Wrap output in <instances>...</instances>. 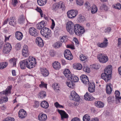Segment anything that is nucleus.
<instances>
[{
    "label": "nucleus",
    "mask_w": 121,
    "mask_h": 121,
    "mask_svg": "<svg viewBox=\"0 0 121 121\" xmlns=\"http://www.w3.org/2000/svg\"><path fill=\"white\" fill-rule=\"evenodd\" d=\"M90 94L89 93L87 92L84 95V98L85 99L88 100H92L94 98L91 95H90Z\"/></svg>",
    "instance_id": "obj_21"
},
{
    "label": "nucleus",
    "mask_w": 121,
    "mask_h": 121,
    "mask_svg": "<svg viewBox=\"0 0 121 121\" xmlns=\"http://www.w3.org/2000/svg\"><path fill=\"white\" fill-rule=\"evenodd\" d=\"M21 68L23 69L26 68V67L30 69L35 67L36 65V60L34 58L29 57L21 61L19 63Z\"/></svg>",
    "instance_id": "obj_1"
},
{
    "label": "nucleus",
    "mask_w": 121,
    "mask_h": 121,
    "mask_svg": "<svg viewBox=\"0 0 121 121\" xmlns=\"http://www.w3.org/2000/svg\"><path fill=\"white\" fill-rule=\"evenodd\" d=\"M3 121H14V119L13 118L10 117L6 118Z\"/></svg>",
    "instance_id": "obj_58"
},
{
    "label": "nucleus",
    "mask_w": 121,
    "mask_h": 121,
    "mask_svg": "<svg viewBox=\"0 0 121 121\" xmlns=\"http://www.w3.org/2000/svg\"><path fill=\"white\" fill-rule=\"evenodd\" d=\"M63 73L65 77L69 79L72 75L69 69H65L63 72Z\"/></svg>",
    "instance_id": "obj_26"
},
{
    "label": "nucleus",
    "mask_w": 121,
    "mask_h": 121,
    "mask_svg": "<svg viewBox=\"0 0 121 121\" xmlns=\"http://www.w3.org/2000/svg\"><path fill=\"white\" fill-rule=\"evenodd\" d=\"M69 78H70L72 80L71 81L74 82H77L79 80L78 78L73 75H71Z\"/></svg>",
    "instance_id": "obj_30"
},
{
    "label": "nucleus",
    "mask_w": 121,
    "mask_h": 121,
    "mask_svg": "<svg viewBox=\"0 0 121 121\" xmlns=\"http://www.w3.org/2000/svg\"><path fill=\"white\" fill-rule=\"evenodd\" d=\"M30 34L32 36L36 37L38 35V33L35 31H29Z\"/></svg>",
    "instance_id": "obj_43"
},
{
    "label": "nucleus",
    "mask_w": 121,
    "mask_h": 121,
    "mask_svg": "<svg viewBox=\"0 0 121 121\" xmlns=\"http://www.w3.org/2000/svg\"><path fill=\"white\" fill-rule=\"evenodd\" d=\"M71 121H80V120L79 118L76 117L73 118Z\"/></svg>",
    "instance_id": "obj_64"
},
{
    "label": "nucleus",
    "mask_w": 121,
    "mask_h": 121,
    "mask_svg": "<svg viewBox=\"0 0 121 121\" xmlns=\"http://www.w3.org/2000/svg\"><path fill=\"white\" fill-rule=\"evenodd\" d=\"M40 106L41 107L43 108H47L49 107V104L48 102L44 100L42 101L41 103Z\"/></svg>",
    "instance_id": "obj_28"
},
{
    "label": "nucleus",
    "mask_w": 121,
    "mask_h": 121,
    "mask_svg": "<svg viewBox=\"0 0 121 121\" xmlns=\"http://www.w3.org/2000/svg\"><path fill=\"white\" fill-rule=\"evenodd\" d=\"M85 7L86 8L88 9V10L90 9L91 8V5L89 2H86L85 3Z\"/></svg>",
    "instance_id": "obj_56"
},
{
    "label": "nucleus",
    "mask_w": 121,
    "mask_h": 121,
    "mask_svg": "<svg viewBox=\"0 0 121 121\" xmlns=\"http://www.w3.org/2000/svg\"><path fill=\"white\" fill-rule=\"evenodd\" d=\"M40 105V103L39 102L37 101H35L34 102L33 105V107L34 108H38Z\"/></svg>",
    "instance_id": "obj_49"
},
{
    "label": "nucleus",
    "mask_w": 121,
    "mask_h": 121,
    "mask_svg": "<svg viewBox=\"0 0 121 121\" xmlns=\"http://www.w3.org/2000/svg\"><path fill=\"white\" fill-rule=\"evenodd\" d=\"M106 91L107 93L108 94H110L112 91V89L110 85H107L106 86Z\"/></svg>",
    "instance_id": "obj_37"
},
{
    "label": "nucleus",
    "mask_w": 121,
    "mask_h": 121,
    "mask_svg": "<svg viewBox=\"0 0 121 121\" xmlns=\"http://www.w3.org/2000/svg\"><path fill=\"white\" fill-rule=\"evenodd\" d=\"M97 58L100 62L103 63L106 62L108 60V58L106 55L101 54L97 55Z\"/></svg>",
    "instance_id": "obj_2"
},
{
    "label": "nucleus",
    "mask_w": 121,
    "mask_h": 121,
    "mask_svg": "<svg viewBox=\"0 0 121 121\" xmlns=\"http://www.w3.org/2000/svg\"><path fill=\"white\" fill-rule=\"evenodd\" d=\"M28 46L26 45H24L23 47L22 51L24 50L26 51H28Z\"/></svg>",
    "instance_id": "obj_63"
},
{
    "label": "nucleus",
    "mask_w": 121,
    "mask_h": 121,
    "mask_svg": "<svg viewBox=\"0 0 121 121\" xmlns=\"http://www.w3.org/2000/svg\"><path fill=\"white\" fill-rule=\"evenodd\" d=\"M19 117L21 118L25 117L27 115V114L25 111L23 109H21L18 112Z\"/></svg>",
    "instance_id": "obj_16"
},
{
    "label": "nucleus",
    "mask_w": 121,
    "mask_h": 121,
    "mask_svg": "<svg viewBox=\"0 0 121 121\" xmlns=\"http://www.w3.org/2000/svg\"><path fill=\"white\" fill-rule=\"evenodd\" d=\"M83 71L89 73L90 72V68L87 67H85L83 68Z\"/></svg>",
    "instance_id": "obj_55"
},
{
    "label": "nucleus",
    "mask_w": 121,
    "mask_h": 121,
    "mask_svg": "<svg viewBox=\"0 0 121 121\" xmlns=\"http://www.w3.org/2000/svg\"><path fill=\"white\" fill-rule=\"evenodd\" d=\"M25 19V17L23 15H21L18 19V22L20 24H22L23 23Z\"/></svg>",
    "instance_id": "obj_31"
},
{
    "label": "nucleus",
    "mask_w": 121,
    "mask_h": 121,
    "mask_svg": "<svg viewBox=\"0 0 121 121\" xmlns=\"http://www.w3.org/2000/svg\"><path fill=\"white\" fill-rule=\"evenodd\" d=\"M75 34L78 35H81L85 32V31H74Z\"/></svg>",
    "instance_id": "obj_48"
},
{
    "label": "nucleus",
    "mask_w": 121,
    "mask_h": 121,
    "mask_svg": "<svg viewBox=\"0 0 121 121\" xmlns=\"http://www.w3.org/2000/svg\"><path fill=\"white\" fill-rule=\"evenodd\" d=\"M103 9L105 11H107L108 10V8L107 6L105 4L102 5L100 7V9L102 10Z\"/></svg>",
    "instance_id": "obj_50"
},
{
    "label": "nucleus",
    "mask_w": 121,
    "mask_h": 121,
    "mask_svg": "<svg viewBox=\"0 0 121 121\" xmlns=\"http://www.w3.org/2000/svg\"><path fill=\"white\" fill-rule=\"evenodd\" d=\"M101 78L107 82L108 81L111 79V75L107 74L105 73H103L101 75Z\"/></svg>",
    "instance_id": "obj_13"
},
{
    "label": "nucleus",
    "mask_w": 121,
    "mask_h": 121,
    "mask_svg": "<svg viewBox=\"0 0 121 121\" xmlns=\"http://www.w3.org/2000/svg\"><path fill=\"white\" fill-rule=\"evenodd\" d=\"M113 6L114 8L115 9H121V5L120 3H117L116 4L113 5Z\"/></svg>",
    "instance_id": "obj_42"
},
{
    "label": "nucleus",
    "mask_w": 121,
    "mask_h": 121,
    "mask_svg": "<svg viewBox=\"0 0 121 121\" xmlns=\"http://www.w3.org/2000/svg\"><path fill=\"white\" fill-rule=\"evenodd\" d=\"M90 117L89 115L86 114L85 115L83 118V121H89Z\"/></svg>",
    "instance_id": "obj_39"
},
{
    "label": "nucleus",
    "mask_w": 121,
    "mask_h": 121,
    "mask_svg": "<svg viewBox=\"0 0 121 121\" xmlns=\"http://www.w3.org/2000/svg\"><path fill=\"white\" fill-rule=\"evenodd\" d=\"M64 55V57L67 60H71L73 58V56L70 50L68 49H66L65 51Z\"/></svg>",
    "instance_id": "obj_6"
},
{
    "label": "nucleus",
    "mask_w": 121,
    "mask_h": 121,
    "mask_svg": "<svg viewBox=\"0 0 121 121\" xmlns=\"http://www.w3.org/2000/svg\"><path fill=\"white\" fill-rule=\"evenodd\" d=\"M36 43L40 47H42L44 45L43 43L42 39L40 37H37L35 40Z\"/></svg>",
    "instance_id": "obj_12"
},
{
    "label": "nucleus",
    "mask_w": 121,
    "mask_h": 121,
    "mask_svg": "<svg viewBox=\"0 0 121 121\" xmlns=\"http://www.w3.org/2000/svg\"><path fill=\"white\" fill-rule=\"evenodd\" d=\"M52 66L54 68L56 69H59L60 68V65L58 62L55 61L54 62Z\"/></svg>",
    "instance_id": "obj_29"
},
{
    "label": "nucleus",
    "mask_w": 121,
    "mask_h": 121,
    "mask_svg": "<svg viewBox=\"0 0 121 121\" xmlns=\"http://www.w3.org/2000/svg\"><path fill=\"white\" fill-rule=\"evenodd\" d=\"M17 60V59L15 58H12L9 60V61L10 63L13 64V66L15 67Z\"/></svg>",
    "instance_id": "obj_38"
},
{
    "label": "nucleus",
    "mask_w": 121,
    "mask_h": 121,
    "mask_svg": "<svg viewBox=\"0 0 121 121\" xmlns=\"http://www.w3.org/2000/svg\"><path fill=\"white\" fill-rule=\"evenodd\" d=\"M73 67L75 69L78 70H80L82 68V66L80 64L77 63L74 65Z\"/></svg>",
    "instance_id": "obj_33"
},
{
    "label": "nucleus",
    "mask_w": 121,
    "mask_h": 121,
    "mask_svg": "<svg viewBox=\"0 0 121 121\" xmlns=\"http://www.w3.org/2000/svg\"><path fill=\"white\" fill-rule=\"evenodd\" d=\"M8 63L6 62H3L0 63V69H3L5 68L8 65Z\"/></svg>",
    "instance_id": "obj_35"
},
{
    "label": "nucleus",
    "mask_w": 121,
    "mask_h": 121,
    "mask_svg": "<svg viewBox=\"0 0 121 121\" xmlns=\"http://www.w3.org/2000/svg\"><path fill=\"white\" fill-rule=\"evenodd\" d=\"M88 89L89 91L91 93H92L94 92L95 91V88L93 87H88Z\"/></svg>",
    "instance_id": "obj_62"
},
{
    "label": "nucleus",
    "mask_w": 121,
    "mask_h": 121,
    "mask_svg": "<svg viewBox=\"0 0 121 121\" xmlns=\"http://www.w3.org/2000/svg\"><path fill=\"white\" fill-rule=\"evenodd\" d=\"M11 4L14 6H15L18 2L17 0H11Z\"/></svg>",
    "instance_id": "obj_60"
},
{
    "label": "nucleus",
    "mask_w": 121,
    "mask_h": 121,
    "mask_svg": "<svg viewBox=\"0 0 121 121\" xmlns=\"http://www.w3.org/2000/svg\"><path fill=\"white\" fill-rule=\"evenodd\" d=\"M36 10L37 11L40 13L41 17H42L43 16V13L42 11L40 8H39L38 7H37Z\"/></svg>",
    "instance_id": "obj_54"
},
{
    "label": "nucleus",
    "mask_w": 121,
    "mask_h": 121,
    "mask_svg": "<svg viewBox=\"0 0 121 121\" xmlns=\"http://www.w3.org/2000/svg\"><path fill=\"white\" fill-rule=\"evenodd\" d=\"M39 96L41 99L45 97L46 96L45 92L44 91H41L39 93Z\"/></svg>",
    "instance_id": "obj_45"
},
{
    "label": "nucleus",
    "mask_w": 121,
    "mask_h": 121,
    "mask_svg": "<svg viewBox=\"0 0 121 121\" xmlns=\"http://www.w3.org/2000/svg\"><path fill=\"white\" fill-rule=\"evenodd\" d=\"M57 111L60 114L62 119H63L64 118H67L68 117V115L64 111L58 109Z\"/></svg>",
    "instance_id": "obj_14"
},
{
    "label": "nucleus",
    "mask_w": 121,
    "mask_h": 121,
    "mask_svg": "<svg viewBox=\"0 0 121 121\" xmlns=\"http://www.w3.org/2000/svg\"><path fill=\"white\" fill-rule=\"evenodd\" d=\"M45 24V23L44 21H42L37 25V29L39 30H49V28L44 27V25Z\"/></svg>",
    "instance_id": "obj_9"
},
{
    "label": "nucleus",
    "mask_w": 121,
    "mask_h": 121,
    "mask_svg": "<svg viewBox=\"0 0 121 121\" xmlns=\"http://www.w3.org/2000/svg\"><path fill=\"white\" fill-rule=\"evenodd\" d=\"M98 10L97 8L95 5L93 6L91 9V13L93 14L96 13Z\"/></svg>",
    "instance_id": "obj_44"
},
{
    "label": "nucleus",
    "mask_w": 121,
    "mask_h": 121,
    "mask_svg": "<svg viewBox=\"0 0 121 121\" xmlns=\"http://www.w3.org/2000/svg\"><path fill=\"white\" fill-rule=\"evenodd\" d=\"M9 24L11 25L14 26L16 24V21L14 17H11L9 20Z\"/></svg>",
    "instance_id": "obj_25"
},
{
    "label": "nucleus",
    "mask_w": 121,
    "mask_h": 121,
    "mask_svg": "<svg viewBox=\"0 0 121 121\" xmlns=\"http://www.w3.org/2000/svg\"><path fill=\"white\" fill-rule=\"evenodd\" d=\"M74 25L71 21L68 22L66 25V28L67 30H72L73 28Z\"/></svg>",
    "instance_id": "obj_15"
},
{
    "label": "nucleus",
    "mask_w": 121,
    "mask_h": 121,
    "mask_svg": "<svg viewBox=\"0 0 121 121\" xmlns=\"http://www.w3.org/2000/svg\"><path fill=\"white\" fill-rule=\"evenodd\" d=\"M71 99L76 101H78L80 98L79 95L74 91H72L70 93Z\"/></svg>",
    "instance_id": "obj_7"
},
{
    "label": "nucleus",
    "mask_w": 121,
    "mask_h": 121,
    "mask_svg": "<svg viewBox=\"0 0 121 121\" xmlns=\"http://www.w3.org/2000/svg\"><path fill=\"white\" fill-rule=\"evenodd\" d=\"M108 40L106 38H104V40L103 42L102 43H99L97 44V45L98 47L101 48H104L107 47L108 43L107 42Z\"/></svg>",
    "instance_id": "obj_11"
},
{
    "label": "nucleus",
    "mask_w": 121,
    "mask_h": 121,
    "mask_svg": "<svg viewBox=\"0 0 121 121\" xmlns=\"http://www.w3.org/2000/svg\"><path fill=\"white\" fill-rule=\"evenodd\" d=\"M39 120L41 121H44L47 119L46 115L45 114H43L41 115H39L38 116Z\"/></svg>",
    "instance_id": "obj_27"
},
{
    "label": "nucleus",
    "mask_w": 121,
    "mask_h": 121,
    "mask_svg": "<svg viewBox=\"0 0 121 121\" xmlns=\"http://www.w3.org/2000/svg\"><path fill=\"white\" fill-rule=\"evenodd\" d=\"M73 25L74 30H85L84 27L79 24H76Z\"/></svg>",
    "instance_id": "obj_24"
},
{
    "label": "nucleus",
    "mask_w": 121,
    "mask_h": 121,
    "mask_svg": "<svg viewBox=\"0 0 121 121\" xmlns=\"http://www.w3.org/2000/svg\"><path fill=\"white\" fill-rule=\"evenodd\" d=\"M47 0H37V2L39 5L40 6L45 5L46 3Z\"/></svg>",
    "instance_id": "obj_32"
},
{
    "label": "nucleus",
    "mask_w": 121,
    "mask_h": 121,
    "mask_svg": "<svg viewBox=\"0 0 121 121\" xmlns=\"http://www.w3.org/2000/svg\"><path fill=\"white\" fill-rule=\"evenodd\" d=\"M86 59V57L83 55V54H81L80 56V60L82 61Z\"/></svg>",
    "instance_id": "obj_59"
},
{
    "label": "nucleus",
    "mask_w": 121,
    "mask_h": 121,
    "mask_svg": "<svg viewBox=\"0 0 121 121\" xmlns=\"http://www.w3.org/2000/svg\"><path fill=\"white\" fill-rule=\"evenodd\" d=\"M23 36L22 33L19 31H17L15 33L16 38L18 40H21Z\"/></svg>",
    "instance_id": "obj_22"
},
{
    "label": "nucleus",
    "mask_w": 121,
    "mask_h": 121,
    "mask_svg": "<svg viewBox=\"0 0 121 121\" xmlns=\"http://www.w3.org/2000/svg\"><path fill=\"white\" fill-rule=\"evenodd\" d=\"M40 33L43 36L47 38L51 34V31H40Z\"/></svg>",
    "instance_id": "obj_19"
},
{
    "label": "nucleus",
    "mask_w": 121,
    "mask_h": 121,
    "mask_svg": "<svg viewBox=\"0 0 121 121\" xmlns=\"http://www.w3.org/2000/svg\"><path fill=\"white\" fill-rule=\"evenodd\" d=\"M78 21L79 22H82L85 20V17L83 16L80 15L78 19Z\"/></svg>",
    "instance_id": "obj_36"
},
{
    "label": "nucleus",
    "mask_w": 121,
    "mask_h": 121,
    "mask_svg": "<svg viewBox=\"0 0 121 121\" xmlns=\"http://www.w3.org/2000/svg\"><path fill=\"white\" fill-rule=\"evenodd\" d=\"M21 47V44L19 43H18L15 45V48L16 50H19L20 49Z\"/></svg>",
    "instance_id": "obj_57"
},
{
    "label": "nucleus",
    "mask_w": 121,
    "mask_h": 121,
    "mask_svg": "<svg viewBox=\"0 0 121 121\" xmlns=\"http://www.w3.org/2000/svg\"><path fill=\"white\" fill-rule=\"evenodd\" d=\"M8 94H7L6 95H3L2 94V103L4 102H6L8 100V98L6 96H4V95L6 96Z\"/></svg>",
    "instance_id": "obj_46"
},
{
    "label": "nucleus",
    "mask_w": 121,
    "mask_h": 121,
    "mask_svg": "<svg viewBox=\"0 0 121 121\" xmlns=\"http://www.w3.org/2000/svg\"><path fill=\"white\" fill-rule=\"evenodd\" d=\"M53 8L54 10L60 8L63 10H65V9L64 3L62 1H60L57 4L54 5Z\"/></svg>",
    "instance_id": "obj_4"
},
{
    "label": "nucleus",
    "mask_w": 121,
    "mask_h": 121,
    "mask_svg": "<svg viewBox=\"0 0 121 121\" xmlns=\"http://www.w3.org/2000/svg\"><path fill=\"white\" fill-rule=\"evenodd\" d=\"M62 45V43L60 42H56L54 44L53 46L55 48H60Z\"/></svg>",
    "instance_id": "obj_40"
},
{
    "label": "nucleus",
    "mask_w": 121,
    "mask_h": 121,
    "mask_svg": "<svg viewBox=\"0 0 121 121\" xmlns=\"http://www.w3.org/2000/svg\"><path fill=\"white\" fill-rule=\"evenodd\" d=\"M83 0H76V3L78 5H82L83 4Z\"/></svg>",
    "instance_id": "obj_52"
},
{
    "label": "nucleus",
    "mask_w": 121,
    "mask_h": 121,
    "mask_svg": "<svg viewBox=\"0 0 121 121\" xmlns=\"http://www.w3.org/2000/svg\"><path fill=\"white\" fill-rule=\"evenodd\" d=\"M12 86H10L8 87L6 90L4 91L0 92V104L2 103V94L6 95L8 94H10L11 90L12 89Z\"/></svg>",
    "instance_id": "obj_3"
},
{
    "label": "nucleus",
    "mask_w": 121,
    "mask_h": 121,
    "mask_svg": "<svg viewBox=\"0 0 121 121\" xmlns=\"http://www.w3.org/2000/svg\"><path fill=\"white\" fill-rule=\"evenodd\" d=\"M80 79L83 83L86 85H87L90 83L88 78L86 75H82L80 77Z\"/></svg>",
    "instance_id": "obj_10"
},
{
    "label": "nucleus",
    "mask_w": 121,
    "mask_h": 121,
    "mask_svg": "<svg viewBox=\"0 0 121 121\" xmlns=\"http://www.w3.org/2000/svg\"><path fill=\"white\" fill-rule=\"evenodd\" d=\"M40 70L41 74L44 77L48 76L49 74V72L46 68H41Z\"/></svg>",
    "instance_id": "obj_20"
},
{
    "label": "nucleus",
    "mask_w": 121,
    "mask_h": 121,
    "mask_svg": "<svg viewBox=\"0 0 121 121\" xmlns=\"http://www.w3.org/2000/svg\"><path fill=\"white\" fill-rule=\"evenodd\" d=\"M77 14L78 12L77 11H74L73 10L69 11L67 12L68 17L71 18L74 17Z\"/></svg>",
    "instance_id": "obj_8"
},
{
    "label": "nucleus",
    "mask_w": 121,
    "mask_h": 121,
    "mask_svg": "<svg viewBox=\"0 0 121 121\" xmlns=\"http://www.w3.org/2000/svg\"><path fill=\"white\" fill-rule=\"evenodd\" d=\"M95 106L99 108H102L104 106V103L100 101H96L95 103Z\"/></svg>",
    "instance_id": "obj_23"
},
{
    "label": "nucleus",
    "mask_w": 121,
    "mask_h": 121,
    "mask_svg": "<svg viewBox=\"0 0 121 121\" xmlns=\"http://www.w3.org/2000/svg\"><path fill=\"white\" fill-rule=\"evenodd\" d=\"M112 67L111 65H109L104 70V73L107 74L111 75L112 74Z\"/></svg>",
    "instance_id": "obj_17"
},
{
    "label": "nucleus",
    "mask_w": 121,
    "mask_h": 121,
    "mask_svg": "<svg viewBox=\"0 0 121 121\" xmlns=\"http://www.w3.org/2000/svg\"><path fill=\"white\" fill-rule=\"evenodd\" d=\"M116 97V101L117 104H118L120 103V100L121 99V97L120 96V92L118 91H115V92Z\"/></svg>",
    "instance_id": "obj_18"
},
{
    "label": "nucleus",
    "mask_w": 121,
    "mask_h": 121,
    "mask_svg": "<svg viewBox=\"0 0 121 121\" xmlns=\"http://www.w3.org/2000/svg\"><path fill=\"white\" fill-rule=\"evenodd\" d=\"M52 87L53 89L56 90H59V87L57 84L56 83H54L52 85Z\"/></svg>",
    "instance_id": "obj_47"
},
{
    "label": "nucleus",
    "mask_w": 121,
    "mask_h": 121,
    "mask_svg": "<svg viewBox=\"0 0 121 121\" xmlns=\"http://www.w3.org/2000/svg\"><path fill=\"white\" fill-rule=\"evenodd\" d=\"M47 84H45L43 82H41V84L39 85V86L40 87H44L46 88H47Z\"/></svg>",
    "instance_id": "obj_53"
},
{
    "label": "nucleus",
    "mask_w": 121,
    "mask_h": 121,
    "mask_svg": "<svg viewBox=\"0 0 121 121\" xmlns=\"http://www.w3.org/2000/svg\"><path fill=\"white\" fill-rule=\"evenodd\" d=\"M22 55L24 57H26L29 56L28 51L27 52L24 50L22 51Z\"/></svg>",
    "instance_id": "obj_51"
},
{
    "label": "nucleus",
    "mask_w": 121,
    "mask_h": 121,
    "mask_svg": "<svg viewBox=\"0 0 121 121\" xmlns=\"http://www.w3.org/2000/svg\"><path fill=\"white\" fill-rule=\"evenodd\" d=\"M12 47L9 43H7L4 45L3 52L4 53H8L11 50Z\"/></svg>",
    "instance_id": "obj_5"
},
{
    "label": "nucleus",
    "mask_w": 121,
    "mask_h": 121,
    "mask_svg": "<svg viewBox=\"0 0 121 121\" xmlns=\"http://www.w3.org/2000/svg\"><path fill=\"white\" fill-rule=\"evenodd\" d=\"M66 83L68 86L70 88H73L74 87V84L71 81L70 82H66Z\"/></svg>",
    "instance_id": "obj_41"
},
{
    "label": "nucleus",
    "mask_w": 121,
    "mask_h": 121,
    "mask_svg": "<svg viewBox=\"0 0 121 121\" xmlns=\"http://www.w3.org/2000/svg\"><path fill=\"white\" fill-rule=\"evenodd\" d=\"M115 98L114 96H110L108 97L107 99V100L108 103L111 104L112 103H113L115 101Z\"/></svg>",
    "instance_id": "obj_34"
},
{
    "label": "nucleus",
    "mask_w": 121,
    "mask_h": 121,
    "mask_svg": "<svg viewBox=\"0 0 121 121\" xmlns=\"http://www.w3.org/2000/svg\"><path fill=\"white\" fill-rule=\"evenodd\" d=\"M87 85H88L89 86L88 87H90L91 88H92V87L94 88H95V84L93 83H91V82H90V83H89V84H88Z\"/></svg>",
    "instance_id": "obj_61"
}]
</instances>
